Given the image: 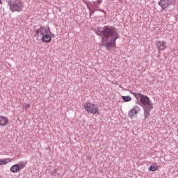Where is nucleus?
<instances>
[{"mask_svg": "<svg viewBox=\"0 0 178 178\" xmlns=\"http://www.w3.org/2000/svg\"><path fill=\"white\" fill-rule=\"evenodd\" d=\"M100 35H102V42L108 51L116 48V40L120 38V35L118 29L114 26H105L98 29Z\"/></svg>", "mask_w": 178, "mask_h": 178, "instance_id": "1", "label": "nucleus"}, {"mask_svg": "<svg viewBox=\"0 0 178 178\" xmlns=\"http://www.w3.org/2000/svg\"><path fill=\"white\" fill-rule=\"evenodd\" d=\"M134 95L135 98H136L138 104L143 108L145 118L147 119V118L149 115V112L154 109L152 101H151L148 96L141 93L135 92Z\"/></svg>", "mask_w": 178, "mask_h": 178, "instance_id": "2", "label": "nucleus"}, {"mask_svg": "<svg viewBox=\"0 0 178 178\" xmlns=\"http://www.w3.org/2000/svg\"><path fill=\"white\" fill-rule=\"evenodd\" d=\"M24 4L22 0H13L10 3V10L11 12H23Z\"/></svg>", "mask_w": 178, "mask_h": 178, "instance_id": "3", "label": "nucleus"}, {"mask_svg": "<svg viewBox=\"0 0 178 178\" xmlns=\"http://www.w3.org/2000/svg\"><path fill=\"white\" fill-rule=\"evenodd\" d=\"M83 108L88 113H92V115H97V113H99V108H98V106L91 102L85 103Z\"/></svg>", "mask_w": 178, "mask_h": 178, "instance_id": "4", "label": "nucleus"}, {"mask_svg": "<svg viewBox=\"0 0 178 178\" xmlns=\"http://www.w3.org/2000/svg\"><path fill=\"white\" fill-rule=\"evenodd\" d=\"M177 2V0H160L159 3V6L162 8L163 10L168 9L170 6H175Z\"/></svg>", "mask_w": 178, "mask_h": 178, "instance_id": "5", "label": "nucleus"}, {"mask_svg": "<svg viewBox=\"0 0 178 178\" xmlns=\"http://www.w3.org/2000/svg\"><path fill=\"white\" fill-rule=\"evenodd\" d=\"M140 111H141V109L140 108V106H134L128 112V116L130 118V119H133V118H137V115L140 113Z\"/></svg>", "mask_w": 178, "mask_h": 178, "instance_id": "6", "label": "nucleus"}, {"mask_svg": "<svg viewBox=\"0 0 178 178\" xmlns=\"http://www.w3.org/2000/svg\"><path fill=\"white\" fill-rule=\"evenodd\" d=\"M50 31L51 30L49 28L45 29L44 27H40V29L35 31V37H38V35H44V34H49Z\"/></svg>", "mask_w": 178, "mask_h": 178, "instance_id": "7", "label": "nucleus"}, {"mask_svg": "<svg viewBox=\"0 0 178 178\" xmlns=\"http://www.w3.org/2000/svg\"><path fill=\"white\" fill-rule=\"evenodd\" d=\"M156 46L159 49V52H161V51H165V49H166V42L159 40L156 42Z\"/></svg>", "mask_w": 178, "mask_h": 178, "instance_id": "8", "label": "nucleus"}, {"mask_svg": "<svg viewBox=\"0 0 178 178\" xmlns=\"http://www.w3.org/2000/svg\"><path fill=\"white\" fill-rule=\"evenodd\" d=\"M9 123V120L6 117H0V126H6Z\"/></svg>", "mask_w": 178, "mask_h": 178, "instance_id": "9", "label": "nucleus"}, {"mask_svg": "<svg viewBox=\"0 0 178 178\" xmlns=\"http://www.w3.org/2000/svg\"><path fill=\"white\" fill-rule=\"evenodd\" d=\"M51 40H52V37L48 35V33L43 35L42 38V40L43 41V42H46V43L51 42Z\"/></svg>", "mask_w": 178, "mask_h": 178, "instance_id": "10", "label": "nucleus"}, {"mask_svg": "<svg viewBox=\"0 0 178 178\" xmlns=\"http://www.w3.org/2000/svg\"><path fill=\"white\" fill-rule=\"evenodd\" d=\"M10 172H12L13 173H17V172H19L20 170H19V165L17 164H15L13 165L10 169Z\"/></svg>", "mask_w": 178, "mask_h": 178, "instance_id": "11", "label": "nucleus"}, {"mask_svg": "<svg viewBox=\"0 0 178 178\" xmlns=\"http://www.w3.org/2000/svg\"><path fill=\"white\" fill-rule=\"evenodd\" d=\"M9 162H12V159H4L3 160H0V166L2 165H7Z\"/></svg>", "mask_w": 178, "mask_h": 178, "instance_id": "12", "label": "nucleus"}, {"mask_svg": "<svg viewBox=\"0 0 178 178\" xmlns=\"http://www.w3.org/2000/svg\"><path fill=\"white\" fill-rule=\"evenodd\" d=\"M124 102H130L131 101V97L130 96H122Z\"/></svg>", "mask_w": 178, "mask_h": 178, "instance_id": "13", "label": "nucleus"}, {"mask_svg": "<svg viewBox=\"0 0 178 178\" xmlns=\"http://www.w3.org/2000/svg\"><path fill=\"white\" fill-rule=\"evenodd\" d=\"M148 170H149V172H156L158 170V168L155 165H151L148 168Z\"/></svg>", "mask_w": 178, "mask_h": 178, "instance_id": "14", "label": "nucleus"}, {"mask_svg": "<svg viewBox=\"0 0 178 178\" xmlns=\"http://www.w3.org/2000/svg\"><path fill=\"white\" fill-rule=\"evenodd\" d=\"M17 165H18V168H19V170H22V169L24 168V163H19Z\"/></svg>", "mask_w": 178, "mask_h": 178, "instance_id": "15", "label": "nucleus"}, {"mask_svg": "<svg viewBox=\"0 0 178 178\" xmlns=\"http://www.w3.org/2000/svg\"><path fill=\"white\" fill-rule=\"evenodd\" d=\"M30 104L29 103H25L24 104V109H25L26 111H27V109H29L30 108Z\"/></svg>", "mask_w": 178, "mask_h": 178, "instance_id": "16", "label": "nucleus"}, {"mask_svg": "<svg viewBox=\"0 0 178 178\" xmlns=\"http://www.w3.org/2000/svg\"><path fill=\"white\" fill-rule=\"evenodd\" d=\"M83 2L86 4L88 9H91V5L90 3L86 2V0H83Z\"/></svg>", "mask_w": 178, "mask_h": 178, "instance_id": "17", "label": "nucleus"}, {"mask_svg": "<svg viewBox=\"0 0 178 178\" xmlns=\"http://www.w3.org/2000/svg\"><path fill=\"white\" fill-rule=\"evenodd\" d=\"M0 5H2V0H0Z\"/></svg>", "mask_w": 178, "mask_h": 178, "instance_id": "18", "label": "nucleus"}, {"mask_svg": "<svg viewBox=\"0 0 178 178\" xmlns=\"http://www.w3.org/2000/svg\"><path fill=\"white\" fill-rule=\"evenodd\" d=\"M56 172H58V170H54V172L56 173Z\"/></svg>", "mask_w": 178, "mask_h": 178, "instance_id": "19", "label": "nucleus"}, {"mask_svg": "<svg viewBox=\"0 0 178 178\" xmlns=\"http://www.w3.org/2000/svg\"><path fill=\"white\" fill-rule=\"evenodd\" d=\"M93 6H95V2H93Z\"/></svg>", "mask_w": 178, "mask_h": 178, "instance_id": "20", "label": "nucleus"}]
</instances>
